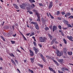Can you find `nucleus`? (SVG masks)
<instances>
[{"instance_id":"f257e3e1","label":"nucleus","mask_w":73,"mask_h":73,"mask_svg":"<svg viewBox=\"0 0 73 73\" xmlns=\"http://www.w3.org/2000/svg\"><path fill=\"white\" fill-rule=\"evenodd\" d=\"M39 40L40 42H44V41L46 40V38L44 37H40L39 38Z\"/></svg>"},{"instance_id":"f03ea898","label":"nucleus","mask_w":73,"mask_h":73,"mask_svg":"<svg viewBox=\"0 0 73 73\" xmlns=\"http://www.w3.org/2000/svg\"><path fill=\"white\" fill-rule=\"evenodd\" d=\"M27 5L26 4L23 3L22 4V5H20V7L21 8L23 9H25V7H27Z\"/></svg>"},{"instance_id":"7ed1b4c3","label":"nucleus","mask_w":73,"mask_h":73,"mask_svg":"<svg viewBox=\"0 0 73 73\" xmlns=\"http://www.w3.org/2000/svg\"><path fill=\"white\" fill-rule=\"evenodd\" d=\"M61 70H62L63 72H64L65 70L69 71V69H67V68L66 67H62V68Z\"/></svg>"},{"instance_id":"20e7f679","label":"nucleus","mask_w":73,"mask_h":73,"mask_svg":"<svg viewBox=\"0 0 73 73\" xmlns=\"http://www.w3.org/2000/svg\"><path fill=\"white\" fill-rule=\"evenodd\" d=\"M52 6H53V2L52 1L50 2L49 6L48 7L49 9H50V8L52 7Z\"/></svg>"},{"instance_id":"39448f33","label":"nucleus","mask_w":73,"mask_h":73,"mask_svg":"<svg viewBox=\"0 0 73 73\" xmlns=\"http://www.w3.org/2000/svg\"><path fill=\"white\" fill-rule=\"evenodd\" d=\"M67 37L69 40H70V41H73V40H72V39H73V37L72 36H67Z\"/></svg>"},{"instance_id":"423d86ee","label":"nucleus","mask_w":73,"mask_h":73,"mask_svg":"<svg viewBox=\"0 0 73 73\" xmlns=\"http://www.w3.org/2000/svg\"><path fill=\"white\" fill-rule=\"evenodd\" d=\"M57 29V26H54L52 29L53 32H54V31L55 30H56V29Z\"/></svg>"},{"instance_id":"0eeeda50","label":"nucleus","mask_w":73,"mask_h":73,"mask_svg":"<svg viewBox=\"0 0 73 73\" xmlns=\"http://www.w3.org/2000/svg\"><path fill=\"white\" fill-rule=\"evenodd\" d=\"M70 13H66V14L64 15V17H67L68 16H70Z\"/></svg>"},{"instance_id":"6e6552de","label":"nucleus","mask_w":73,"mask_h":73,"mask_svg":"<svg viewBox=\"0 0 73 73\" xmlns=\"http://www.w3.org/2000/svg\"><path fill=\"white\" fill-rule=\"evenodd\" d=\"M30 52V56H33L34 55V54H33V52L31 50H29Z\"/></svg>"},{"instance_id":"1a4fd4ad","label":"nucleus","mask_w":73,"mask_h":73,"mask_svg":"<svg viewBox=\"0 0 73 73\" xmlns=\"http://www.w3.org/2000/svg\"><path fill=\"white\" fill-rule=\"evenodd\" d=\"M48 68L50 70L51 72H53V73L55 72V71L53 70V68H51V67H49Z\"/></svg>"},{"instance_id":"9d476101","label":"nucleus","mask_w":73,"mask_h":73,"mask_svg":"<svg viewBox=\"0 0 73 73\" xmlns=\"http://www.w3.org/2000/svg\"><path fill=\"white\" fill-rule=\"evenodd\" d=\"M58 62H61V63H62V62H63V61H64V60L62 59H58Z\"/></svg>"},{"instance_id":"9b49d317","label":"nucleus","mask_w":73,"mask_h":73,"mask_svg":"<svg viewBox=\"0 0 73 73\" xmlns=\"http://www.w3.org/2000/svg\"><path fill=\"white\" fill-rule=\"evenodd\" d=\"M63 22L65 24H66L68 23V21L66 20H64Z\"/></svg>"},{"instance_id":"f8f14e48","label":"nucleus","mask_w":73,"mask_h":73,"mask_svg":"<svg viewBox=\"0 0 73 73\" xmlns=\"http://www.w3.org/2000/svg\"><path fill=\"white\" fill-rule=\"evenodd\" d=\"M31 60V62L33 63L34 62V61L35 60V58H31L30 59Z\"/></svg>"},{"instance_id":"ddd939ff","label":"nucleus","mask_w":73,"mask_h":73,"mask_svg":"<svg viewBox=\"0 0 73 73\" xmlns=\"http://www.w3.org/2000/svg\"><path fill=\"white\" fill-rule=\"evenodd\" d=\"M57 56H58L60 57V56H61L63 55V53L59 52V53L57 54Z\"/></svg>"},{"instance_id":"4468645a","label":"nucleus","mask_w":73,"mask_h":73,"mask_svg":"<svg viewBox=\"0 0 73 73\" xmlns=\"http://www.w3.org/2000/svg\"><path fill=\"white\" fill-rule=\"evenodd\" d=\"M21 35L23 37V38H24L25 40L27 41V38H25V36H24V35H23V34L22 33H21Z\"/></svg>"},{"instance_id":"2eb2a0df","label":"nucleus","mask_w":73,"mask_h":73,"mask_svg":"<svg viewBox=\"0 0 73 73\" xmlns=\"http://www.w3.org/2000/svg\"><path fill=\"white\" fill-rule=\"evenodd\" d=\"M63 52L65 54H66V52H67L66 48H64L63 49Z\"/></svg>"},{"instance_id":"dca6fc26","label":"nucleus","mask_w":73,"mask_h":73,"mask_svg":"<svg viewBox=\"0 0 73 73\" xmlns=\"http://www.w3.org/2000/svg\"><path fill=\"white\" fill-rule=\"evenodd\" d=\"M31 24H34V25H35V26L37 24V22H32L31 23Z\"/></svg>"},{"instance_id":"f3484780","label":"nucleus","mask_w":73,"mask_h":73,"mask_svg":"<svg viewBox=\"0 0 73 73\" xmlns=\"http://www.w3.org/2000/svg\"><path fill=\"white\" fill-rule=\"evenodd\" d=\"M35 27L36 29H39V27H38V26L37 24L35 26Z\"/></svg>"},{"instance_id":"a211bd4d","label":"nucleus","mask_w":73,"mask_h":73,"mask_svg":"<svg viewBox=\"0 0 73 73\" xmlns=\"http://www.w3.org/2000/svg\"><path fill=\"white\" fill-rule=\"evenodd\" d=\"M31 7L32 8H33L34 7H35V4L32 3L31 5Z\"/></svg>"},{"instance_id":"6ab92c4d","label":"nucleus","mask_w":73,"mask_h":73,"mask_svg":"<svg viewBox=\"0 0 73 73\" xmlns=\"http://www.w3.org/2000/svg\"><path fill=\"white\" fill-rule=\"evenodd\" d=\"M48 35L49 36V37L50 38V40H52V38L53 37L51 35L49 34H48Z\"/></svg>"},{"instance_id":"aec40b11","label":"nucleus","mask_w":73,"mask_h":73,"mask_svg":"<svg viewBox=\"0 0 73 73\" xmlns=\"http://www.w3.org/2000/svg\"><path fill=\"white\" fill-rule=\"evenodd\" d=\"M9 55L11 57H15V55L12 53L9 54Z\"/></svg>"},{"instance_id":"412c9836","label":"nucleus","mask_w":73,"mask_h":73,"mask_svg":"<svg viewBox=\"0 0 73 73\" xmlns=\"http://www.w3.org/2000/svg\"><path fill=\"white\" fill-rule=\"evenodd\" d=\"M38 52H39V49H38L37 48H36V49L35 51V52L36 54Z\"/></svg>"},{"instance_id":"4be33fe9","label":"nucleus","mask_w":73,"mask_h":73,"mask_svg":"<svg viewBox=\"0 0 73 73\" xmlns=\"http://www.w3.org/2000/svg\"><path fill=\"white\" fill-rule=\"evenodd\" d=\"M35 13L37 16V17H40V16H39V13H38L36 12V13Z\"/></svg>"},{"instance_id":"5701e85b","label":"nucleus","mask_w":73,"mask_h":73,"mask_svg":"<svg viewBox=\"0 0 73 73\" xmlns=\"http://www.w3.org/2000/svg\"><path fill=\"white\" fill-rule=\"evenodd\" d=\"M68 54L69 55H72V52H68Z\"/></svg>"},{"instance_id":"b1692460","label":"nucleus","mask_w":73,"mask_h":73,"mask_svg":"<svg viewBox=\"0 0 73 73\" xmlns=\"http://www.w3.org/2000/svg\"><path fill=\"white\" fill-rule=\"evenodd\" d=\"M29 72H30L31 73H33L34 72L33 70H31L30 69H29Z\"/></svg>"},{"instance_id":"393cba45","label":"nucleus","mask_w":73,"mask_h":73,"mask_svg":"<svg viewBox=\"0 0 73 73\" xmlns=\"http://www.w3.org/2000/svg\"><path fill=\"white\" fill-rule=\"evenodd\" d=\"M34 35H35V33H32L30 34V36L31 37L32 36H34Z\"/></svg>"},{"instance_id":"a878e982","label":"nucleus","mask_w":73,"mask_h":73,"mask_svg":"<svg viewBox=\"0 0 73 73\" xmlns=\"http://www.w3.org/2000/svg\"><path fill=\"white\" fill-rule=\"evenodd\" d=\"M52 61H54V62H55L56 64H58L57 62L55 60L52 59Z\"/></svg>"},{"instance_id":"bb28decb","label":"nucleus","mask_w":73,"mask_h":73,"mask_svg":"<svg viewBox=\"0 0 73 73\" xmlns=\"http://www.w3.org/2000/svg\"><path fill=\"white\" fill-rule=\"evenodd\" d=\"M37 21H40V17H37Z\"/></svg>"},{"instance_id":"cd10ccee","label":"nucleus","mask_w":73,"mask_h":73,"mask_svg":"<svg viewBox=\"0 0 73 73\" xmlns=\"http://www.w3.org/2000/svg\"><path fill=\"white\" fill-rule=\"evenodd\" d=\"M63 41H64V42L65 43V44H67V43L66 42V40H65V39H64Z\"/></svg>"},{"instance_id":"c85d7f7f","label":"nucleus","mask_w":73,"mask_h":73,"mask_svg":"<svg viewBox=\"0 0 73 73\" xmlns=\"http://www.w3.org/2000/svg\"><path fill=\"white\" fill-rule=\"evenodd\" d=\"M38 66H40L41 68H43V65H42V64H38Z\"/></svg>"},{"instance_id":"c756f323","label":"nucleus","mask_w":73,"mask_h":73,"mask_svg":"<svg viewBox=\"0 0 73 73\" xmlns=\"http://www.w3.org/2000/svg\"><path fill=\"white\" fill-rule=\"evenodd\" d=\"M67 25L68 26V27H72V25L70 24H67Z\"/></svg>"},{"instance_id":"7c9ffc66","label":"nucleus","mask_w":73,"mask_h":73,"mask_svg":"<svg viewBox=\"0 0 73 73\" xmlns=\"http://www.w3.org/2000/svg\"><path fill=\"white\" fill-rule=\"evenodd\" d=\"M1 38H2V39H3V40L4 41H5V39H4V37H3V36H1Z\"/></svg>"},{"instance_id":"2f4dec72","label":"nucleus","mask_w":73,"mask_h":73,"mask_svg":"<svg viewBox=\"0 0 73 73\" xmlns=\"http://www.w3.org/2000/svg\"><path fill=\"white\" fill-rule=\"evenodd\" d=\"M58 27V28H59L60 29H62V27L61 26L59 25Z\"/></svg>"},{"instance_id":"473e14b6","label":"nucleus","mask_w":73,"mask_h":73,"mask_svg":"<svg viewBox=\"0 0 73 73\" xmlns=\"http://www.w3.org/2000/svg\"><path fill=\"white\" fill-rule=\"evenodd\" d=\"M11 42L12 43V44H15V41L11 40Z\"/></svg>"},{"instance_id":"72a5a7b5","label":"nucleus","mask_w":73,"mask_h":73,"mask_svg":"<svg viewBox=\"0 0 73 73\" xmlns=\"http://www.w3.org/2000/svg\"><path fill=\"white\" fill-rule=\"evenodd\" d=\"M45 29L46 31H47V30H49V28L48 27H45Z\"/></svg>"},{"instance_id":"f704fd0d","label":"nucleus","mask_w":73,"mask_h":73,"mask_svg":"<svg viewBox=\"0 0 73 73\" xmlns=\"http://www.w3.org/2000/svg\"><path fill=\"white\" fill-rule=\"evenodd\" d=\"M33 43L34 44V45L35 46H36V43L35 42L33 41Z\"/></svg>"},{"instance_id":"c9c22d12","label":"nucleus","mask_w":73,"mask_h":73,"mask_svg":"<svg viewBox=\"0 0 73 73\" xmlns=\"http://www.w3.org/2000/svg\"><path fill=\"white\" fill-rule=\"evenodd\" d=\"M56 54H58L59 53H60V51H58V50H56Z\"/></svg>"},{"instance_id":"e433bc0d","label":"nucleus","mask_w":73,"mask_h":73,"mask_svg":"<svg viewBox=\"0 0 73 73\" xmlns=\"http://www.w3.org/2000/svg\"><path fill=\"white\" fill-rule=\"evenodd\" d=\"M28 12H29V13L30 14H33V13L31 11H28Z\"/></svg>"},{"instance_id":"4c0bfd02","label":"nucleus","mask_w":73,"mask_h":73,"mask_svg":"<svg viewBox=\"0 0 73 73\" xmlns=\"http://www.w3.org/2000/svg\"><path fill=\"white\" fill-rule=\"evenodd\" d=\"M46 57L48 58L49 59H51V58H50V57H49V56L48 55L46 56Z\"/></svg>"},{"instance_id":"58836bf2","label":"nucleus","mask_w":73,"mask_h":73,"mask_svg":"<svg viewBox=\"0 0 73 73\" xmlns=\"http://www.w3.org/2000/svg\"><path fill=\"white\" fill-rule=\"evenodd\" d=\"M60 14V11H57V13H56V15H58Z\"/></svg>"},{"instance_id":"ea45409f","label":"nucleus","mask_w":73,"mask_h":73,"mask_svg":"<svg viewBox=\"0 0 73 73\" xmlns=\"http://www.w3.org/2000/svg\"><path fill=\"white\" fill-rule=\"evenodd\" d=\"M11 61L13 63V64H15V62L14 61H13V59H11Z\"/></svg>"},{"instance_id":"a19ab883","label":"nucleus","mask_w":73,"mask_h":73,"mask_svg":"<svg viewBox=\"0 0 73 73\" xmlns=\"http://www.w3.org/2000/svg\"><path fill=\"white\" fill-rule=\"evenodd\" d=\"M13 6H14V7H17V5L15 4H13Z\"/></svg>"},{"instance_id":"79ce46f5","label":"nucleus","mask_w":73,"mask_h":73,"mask_svg":"<svg viewBox=\"0 0 73 73\" xmlns=\"http://www.w3.org/2000/svg\"><path fill=\"white\" fill-rule=\"evenodd\" d=\"M36 49H37V48H36V47H33V50H34L35 51H36Z\"/></svg>"},{"instance_id":"37998d69","label":"nucleus","mask_w":73,"mask_h":73,"mask_svg":"<svg viewBox=\"0 0 73 73\" xmlns=\"http://www.w3.org/2000/svg\"><path fill=\"white\" fill-rule=\"evenodd\" d=\"M62 28L63 29H64V30H65V29H67V28L66 27L64 28V27H63Z\"/></svg>"},{"instance_id":"c03bdc74","label":"nucleus","mask_w":73,"mask_h":73,"mask_svg":"<svg viewBox=\"0 0 73 73\" xmlns=\"http://www.w3.org/2000/svg\"><path fill=\"white\" fill-rule=\"evenodd\" d=\"M61 13H62V15H65V13H64V12H62Z\"/></svg>"},{"instance_id":"a18cd8bd","label":"nucleus","mask_w":73,"mask_h":73,"mask_svg":"<svg viewBox=\"0 0 73 73\" xmlns=\"http://www.w3.org/2000/svg\"><path fill=\"white\" fill-rule=\"evenodd\" d=\"M17 52H20V53H21V51H20V50H19L18 49H17Z\"/></svg>"},{"instance_id":"49530a36","label":"nucleus","mask_w":73,"mask_h":73,"mask_svg":"<svg viewBox=\"0 0 73 73\" xmlns=\"http://www.w3.org/2000/svg\"><path fill=\"white\" fill-rule=\"evenodd\" d=\"M40 56L42 58H44V56H43L42 55V54H41L40 55Z\"/></svg>"},{"instance_id":"de8ad7c7","label":"nucleus","mask_w":73,"mask_h":73,"mask_svg":"<svg viewBox=\"0 0 73 73\" xmlns=\"http://www.w3.org/2000/svg\"><path fill=\"white\" fill-rule=\"evenodd\" d=\"M38 45L40 47V48H42V45H41V44H39Z\"/></svg>"},{"instance_id":"09e8293b","label":"nucleus","mask_w":73,"mask_h":73,"mask_svg":"<svg viewBox=\"0 0 73 73\" xmlns=\"http://www.w3.org/2000/svg\"><path fill=\"white\" fill-rule=\"evenodd\" d=\"M52 48H53V49H56V47H55V46H52Z\"/></svg>"},{"instance_id":"8fccbe9b","label":"nucleus","mask_w":73,"mask_h":73,"mask_svg":"<svg viewBox=\"0 0 73 73\" xmlns=\"http://www.w3.org/2000/svg\"><path fill=\"white\" fill-rule=\"evenodd\" d=\"M69 18H72V19H73V16H70L69 17Z\"/></svg>"},{"instance_id":"3c124183","label":"nucleus","mask_w":73,"mask_h":73,"mask_svg":"<svg viewBox=\"0 0 73 73\" xmlns=\"http://www.w3.org/2000/svg\"><path fill=\"white\" fill-rule=\"evenodd\" d=\"M39 5L40 6H43V5H42V3H39Z\"/></svg>"},{"instance_id":"603ef678","label":"nucleus","mask_w":73,"mask_h":73,"mask_svg":"<svg viewBox=\"0 0 73 73\" xmlns=\"http://www.w3.org/2000/svg\"><path fill=\"white\" fill-rule=\"evenodd\" d=\"M42 60H43V61L45 62H46V60H45V59H44V58H43Z\"/></svg>"},{"instance_id":"864d4df0","label":"nucleus","mask_w":73,"mask_h":73,"mask_svg":"<svg viewBox=\"0 0 73 73\" xmlns=\"http://www.w3.org/2000/svg\"><path fill=\"white\" fill-rule=\"evenodd\" d=\"M29 35H30V33H28L26 34L27 36H29Z\"/></svg>"},{"instance_id":"5fc2aeb1","label":"nucleus","mask_w":73,"mask_h":73,"mask_svg":"<svg viewBox=\"0 0 73 73\" xmlns=\"http://www.w3.org/2000/svg\"><path fill=\"white\" fill-rule=\"evenodd\" d=\"M17 70L19 72V73H21V72H20V71L19 70V69H17Z\"/></svg>"},{"instance_id":"6e6d98bb","label":"nucleus","mask_w":73,"mask_h":73,"mask_svg":"<svg viewBox=\"0 0 73 73\" xmlns=\"http://www.w3.org/2000/svg\"><path fill=\"white\" fill-rule=\"evenodd\" d=\"M56 38H55L53 39L52 41H53L54 42V41H56Z\"/></svg>"},{"instance_id":"4d7b16f0","label":"nucleus","mask_w":73,"mask_h":73,"mask_svg":"<svg viewBox=\"0 0 73 73\" xmlns=\"http://www.w3.org/2000/svg\"><path fill=\"white\" fill-rule=\"evenodd\" d=\"M53 41L52 40V41H51V45H52V44H53Z\"/></svg>"},{"instance_id":"13d9d810","label":"nucleus","mask_w":73,"mask_h":73,"mask_svg":"<svg viewBox=\"0 0 73 73\" xmlns=\"http://www.w3.org/2000/svg\"><path fill=\"white\" fill-rule=\"evenodd\" d=\"M15 8L17 9H19V7L17 6L15 7Z\"/></svg>"},{"instance_id":"bf43d9fd","label":"nucleus","mask_w":73,"mask_h":73,"mask_svg":"<svg viewBox=\"0 0 73 73\" xmlns=\"http://www.w3.org/2000/svg\"><path fill=\"white\" fill-rule=\"evenodd\" d=\"M20 48H21V49H22V50H24V48H23L21 46V47H20Z\"/></svg>"},{"instance_id":"052dcab7","label":"nucleus","mask_w":73,"mask_h":73,"mask_svg":"<svg viewBox=\"0 0 73 73\" xmlns=\"http://www.w3.org/2000/svg\"><path fill=\"white\" fill-rule=\"evenodd\" d=\"M58 20H61V19L60 18V17H58Z\"/></svg>"},{"instance_id":"680f3d73","label":"nucleus","mask_w":73,"mask_h":73,"mask_svg":"<svg viewBox=\"0 0 73 73\" xmlns=\"http://www.w3.org/2000/svg\"><path fill=\"white\" fill-rule=\"evenodd\" d=\"M33 12H35V13H36V10H33Z\"/></svg>"},{"instance_id":"e2e57ef3","label":"nucleus","mask_w":73,"mask_h":73,"mask_svg":"<svg viewBox=\"0 0 73 73\" xmlns=\"http://www.w3.org/2000/svg\"><path fill=\"white\" fill-rule=\"evenodd\" d=\"M32 3H35V1L34 0H32Z\"/></svg>"},{"instance_id":"0e129e2a","label":"nucleus","mask_w":73,"mask_h":73,"mask_svg":"<svg viewBox=\"0 0 73 73\" xmlns=\"http://www.w3.org/2000/svg\"><path fill=\"white\" fill-rule=\"evenodd\" d=\"M51 17L52 19H54V17L52 16Z\"/></svg>"},{"instance_id":"69168bd1","label":"nucleus","mask_w":73,"mask_h":73,"mask_svg":"<svg viewBox=\"0 0 73 73\" xmlns=\"http://www.w3.org/2000/svg\"><path fill=\"white\" fill-rule=\"evenodd\" d=\"M13 37H15V36H16V34H15L14 35H13Z\"/></svg>"},{"instance_id":"338daca9","label":"nucleus","mask_w":73,"mask_h":73,"mask_svg":"<svg viewBox=\"0 0 73 73\" xmlns=\"http://www.w3.org/2000/svg\"><path fill=\"white\" fill-rule=\"evenodd\" d=\"M29 1L30 3H32V0H29Z\"/></svg>"},{"instance_id":"774afa93","label":"nucleus","mask_w":73,"mask_h":73,"mask_svg":"<svg viewBox=\"0 0 73 73\" xmlns=\"http://www.w3.org/2000/svg\"><path fill=\"white\" fill-rule=\"evenodd\" d=\"M58 72L59 73H61V71L60 70H58Z\"/></svg>"}]
</instances>
